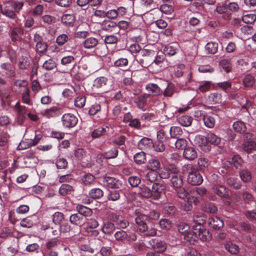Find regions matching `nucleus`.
Listing matches in <instances>:
<instances>
[{"label":"nucleus","mask_w":256,"mask_h":256,"mask_svg":"<svg viewBox=\"0 0 256 256\" xmlns=\"http://www.w3.org/2000/svg\"><path fill=\"white\" fill-rule=\"evenodd\" d=\"M140 4L141 12L143 14L148 12L154 6V0H140Z\"/></svg>","instance_id":"obj_18"},{"label":"nucleus","mask_w":256,"mask_h":256,"mask_svg":"<svg viewBox=\"0 0 256 256\" xmlns=\"http://www.w3.org/2000/svg\"><path fill=\"white\" fill-rule=\"evenodd\" d=\"M148 168L150 170L158 172L162 169V164L156 158L150 159L148 163Z\"/></svg>","instance_id":"obj_25"},{"label":"nucleus","mask_w":256,"mask_h":256,"mask_svg":"<svg viewBox=\"0 0 256 256\" xmlns=\"http://www.w3.org/2000/svg\"><path fill=\"white\" fill-rule=\"evenodd\" d=\"M178 232L184 235V238L186 240L191 242L192 238L195 240V238L192 237V234L189 231L190 227L189 226L186 224H181L178 225Z\"/></svg>","instance_id":"obj_9"},{"label":"nucleus","mask_w":256,"mask_h":256,"mask_svg":"<svg viewBox=\"0 0 256 256\" xmlns=\"http://www.w3.org/2000/svg\"><path fill=\"white\" fill-rule=\"evenodd\" d=\"M41 230H49L51 236L54 238H58L61 234L58 226L56 225L53 226L48 224H43L41 226Z\"/></svg>","instance_id":"obj_13"},{"label":"nucleus","mask_w":256,"mask_h":256,"mask_svg":"<svg viewBox=\"0 0 256 256\" xmlns=\"http://www.w3.org/2000/svg\"><path fill=\"white\" fill-rule=\"evenodd\" d=\"M95 177L90 174H86L82 176L81 181L85 186H90L95 182Z\"/></svg>","instance_id":"obj_29"},{"label":"nucleus","mask_w":256,"mask_h":256,"mask_svg":"<svg viewBox=\"0 0 256 256\" xmlns=\"http://www.w3.org/2000/svg\"><path fill=\"white\" fill-rule=\"evenodd\" d=\"M138 145L140 149L148 151L152 148L154 142L152 139L144 137L139 141Z\"/></svg>","instance_id":"obj_11"},{"label":"nucleus","mask_w":256,"mask_h":256,"mask_svg":"<svg viewBox=\"0 0 256 256\" xmlns=\"http://www.w3.org/2000/svg\"><path fill=\"white\" fill-rule=\"evenodd\" d=\"M203 121L204 125L208 128H214L216 123L214 118L212 116L208 115L203 116Z\"/></svg>","instance_id":"obj_43"},{"label":"nucleus","mask_w":256,"mask_h":256,"mask_svg":"<svg viewBox=\"0 0 256 256\" xmlns=\"http://www.w3.org/2000/svg\"><path fill=\"white\" fill-rule=\"evenodd\" d=\"M256 20V15L253 14L243 16L242 20L246 24H252Z\"/></svg>","instance_id":"obj_56"},{"label":"nucleus","mask_w":256,"mask_h":256,"mask_svg":"<svg viewBox=\"0 0 256 256\" xmlns=\"http://www.w3.org/2000/svg\"><path fill=\"white\" fill-rule=\"evenodd\" d=\"M22 102L27 104H30V90L28 88H26L24 90L22 94Z\"/></svg>","instance_id":"obj_59"},{"label":"nucleus","mask_w":256,"mask_h":256,"mask_svg":"<svg viewBox=\"0 0 256 256\" xmlns=\"http://www.w3.org/2000/svg\"><path fill=\"white\" fill-rule=\"evenodd\" d=\"M182 134V129L176 126H172L170 130V134L171 138H176Z\"/></svg>","instance_id":"obj_38"},{"label":"nucleus","mask_w":256,"mask_h":256,"mask_svg":"<svg viewBox=\"0 0 256 256\" xmlns=\"http://www.w3.org/2000/svg\"><path fill=\"white\" fill-rule=\"evenodd\" d=\"M175 90L174 85L172 83H168L167 87L164 92V96H172Z\"/></svg>","instance_id":"obj_54"},{"label":"nucleus","mask_w":256,"mask_h":256,"mask_svg":"<svg viewBox=\"0 0 256 256\" xmlns=\"http://www.w3.org/2000/svg\"><path fill=\"white\" fill-rule=\"evenodd\" d=\"M74 190L72 186L67 184H62L59 188V192L61 195L65 196L66 194H70L73 192Z\"/></svg>","instance_id":"obj_36"},{"label":"nucleus","mask_w":256,"mask_h":256,"mask_svg":"<svg viewBox=\"0 0 256 256\" xmlns=\"http://www.w3.org/2000/svg\"><path fill=\"white\" fill-rule=\"evenodd\" d=\"M120 198V192L116 190H110L108 194V199L109 200L116 201Z\"/></svg>","instance_id":"obj_57"},{"label":"nucleus","mask_w":256,"mask_h":256,"mask_svg":"<svg viewBox=\"0 0 256 256\" xmlns=\"http://www.w3.org/2000/svg\"><path fill=\"white\" fill-rule=\"evenodd\" d=\"M64 218V214L59 212H56L52 216V222L55 224H60Z\"/></svg>","instance_id":"obj_55"},{"label":"nucleus","mask_w":256,"mask_h":256,"mask_svg":"<svg viewBox=\"0 0 256 256\" xmlns=\"http://www.w3.org/2000/svg\"><path fill=\"white\" fill-rule=\"evenodd\" d=\"M118 38L114 34L105 36L104 42L106 44H116L118 41Z\"/></svg>","instance_id":"obj_62"},{"label":"nucleus","mask_w":256,"mask_h":256,"mask_svg":"<svg viewBox=\"0 0 256 256\" xmlns=\"http://www.w3.org/2000/svg\"><path fill=\"white\" fill-rule=\"evenodd\" d=\"M149 242L152 248L158 250V252H164L166 248V243L164 241L156 239H152Z\"/></svg>","instance_id":"obj_16"},{"label":"nucleus","mask_w":256,"mask_h":256,"mask_svg":"<svg viewBox=\"0 0 256 256\" xmlns=\"http://www.w3.org/2000/svg\"><path fill=\"white\" fill-rule=\"evenodd\" d=\"M196 140L198 142L199 146H202V144H204L206 142L212 144L217 145L220 144V138L213 133H210L208 134L206 137L199 136L196 137Z\"/></svg>","instance_id":"obj_4"},{"label":"nucleus","mask_w":256,"mask_h":256,"mask_svg":"<svg viewBox=\"0 0 256 256\" xmlns=\"http://www.w3.org/2000/svg\"><path fill=\"white\" fill-rule=\"evenodd\" d=\"M218 44L214 42H208L206 46L205 50L207 54H214L218 51Z\"/></svg>","instance_id":"obj_35"},{"label":"nucleus","mask_w":256,"mask_h":256,"mask_svg":"<svg viewBox=\"0 0 256 256\" xmlns=\"http://www.w3.org/2000/svg\"><path fill=\"white\" fill-rule=\"evenodd\" d=\"M209 164L208 160L206 158L201 157L198 160V166L200 170H204L208 167Z\"/></svg>","instance_id":"obj_47"},{"label":"nucleus","mask_w":256,"mask_h":256,"mask_svg":"<svg viewBox=\"0 0 256 256\" xmlns=\"http://www.w3.org/2000/svg\"><path fill=\"white\" fill-rule=\"evenodd\" d=\"M98 40L94 37L86 38L83 42L84 46L86 49L94 48L98 44Z\"/></svg>","instance_id":"obj_26"},{"label":"nucleus","mask_w":256,"mask_h":256,"mask_svg":"<svg viewBox=\"0 0 256 256\" xmlns=\"http://www.w3.org/2000/svg\"><path fill=\"white\" fill-rule=\"evenodd\" d=\"M242 82L245 87L249 88L255 83V79L251 74H247L244 77Z\"/></svg>","instance_id":"obj_48"},{"label":"nucleus","mask_w":256,"mask_h":256,"mask_svg":"<svg viewBox=\"0 0 256 256\" xmlns=\"http://www.w3.org/2000/svg\"><path fill=\"white\" fill-rule=\"evenodd\" d=\"M74 16L73 14H66L62 18V22L67 26H72L74 22Z\"/></svg>","instance_id":"obj_33"},{"label":"nucleus","mask_w":256,"mask_h":256,"mask_svg":"<svg viewBox=\"0 0 256 256\" xmlns=\"http://www.w3.org/2000/svg\"><path fill=\"white\" fill-rule=\"evenodd\" d=\"M108 80L104 76H100L96 78L93 86L96 88H104L107 85Z\"/></svg>","instance_id":"obj_24"},{"label":"nucleus","mask_w":256,"mask_h":256,"mask_svg":"<svg viewBox=\"0 0 256 256\" xmlns=\"http://www.w3.org/2000/svg\"><path fill=\"white\" fill-rule=\"evenodd\" d=\"M183 156L186 159L192 160L197 158L198 154L194 148L188 147L184 150Z\"/></svg>","instance_id":"obj_22"},{"label":"nucleus","mask_w":256,"mask_h":256,"mask_svg":"<svg viewBox=\"0 0 256 256\" xmlns=\"http://www.w3.org/2000/svg\"><path fill=\"white\" fill-rule=\"evenodd\" d=\"M0 72L8 77L14 76L15 74L14 67L9 63H4L0 65Z\"/></svg>","instance_id":"obj_14"},{"label":"nucleus","mask_w":256,"mask_h":256,"mask_svg":"<svg viewBox=\"0 0 256 256\" xmlns=\"http://www.w3.org/2000/svg\"><path fill=\"white\" fill-rule=\"evenodd\" d=\"M60 114V108L56 106H52L50 108L46 109L42 113V115L48 118L56 117Z\"/></svg>","instance_id":"obj_19"},{"label":"nucleus","mask_w":256,"mask_h":256,"mask_svg":"<svg viewBox=\"0 0 256 256\" xmlns=\"http://www.w3.org/2000/svg\"><path fill=\"white\" fill-rule=\"evenodd\" d=\"M134 159L136 163L142 164L146 161V154L143 152L136 153L134 155Z\"/></svg>","instance_id":"obj_44"},{"label":"nucleus","mask_w":256,"mask_h":256,"mask_svg":"<svg viewBox=\"0 0 256 256\" xmlns=\"http://www.w3.org/2000/svg\"><path fill=\"white\" fill-rule=\"evenodd\" d=\"M193 220L198 224L196 226H202L206 222V217L203 214L198 213L194 216Z\"/></svg>","instance_id":"obj_41"},{"label":"nucleus","mask_w":256,"mask_h":256,"mask_svg":"<svg viewBox=\"0 0 256 256\" xmlns=\"http://www.w3.org/2000/svg\"><path fill=\"white\" fill-rule=\"evenodd\" d=\"M135 213L136 215L135 222L138 227V230L140 232H144L147 225L146 221L148 219V216L138 212L136 211Z\"/></svg>","instance_id":"obj_6"},{"label":"nucleus","mask_w":256,"mask_h":256,"mask_svg":"<svg viewBox=\"0 0 256 256\" xmlns=\"http://www.w3.org/2000/svg\"><path fill=\"white\" fill-rule=\"evenodd\" d=\"M172 171V166L170 169L162 168L159 170L157 173L159 174L160 176L162 178H171V172Z\"/></svg>","instance_id":"obj_58"},{"label":"nucleus","mask_w":256,"mask_h":256,"mask_svg":"<svg viewBox=\"0 0 256 256\" xmlns=\"http://www.w3.org/2000/svg\"><path fill=\"white\" fill-rule=\"evenodd\" d=\"M86 98L84 96H78L74 100V106L78 108H82L86 104Z\"/></svg>","instance_id":"obj_61"},{"label":"nucleus","mask_w":256,"mask_h":256,"mask_svg":"<svg viewBox=\"0 0 256 256\" xmlns=\"http://www.w3.org/2000/svg\"><path fill=\"white\" fill-rule=\"evenodd\" d=\"M144 232V234L147 236H154L156 234V230L153 226L152 224L146 226V228Z\"/></svg>","instance_id":"obj_53"},{"label":"nucleus","mask_w":256,"mask_h":256,"mask_svg":"<svg viewBox=\"0 0 256 256\" xmlns=\"http://www.w3.org/2000/svg\"><path fill=\"white\" fill-rule=\"evenodd\" d=\"M165 186L158 183H154L152 186V198L154 200H158L163 194Z\"/></svg>","instance_id":"obj_8"},{"label":"nucleus","mask_w":256,"mask_h":256,"mask_svg":"<svg viewBox=\"0 0 256 256\" xmlns=\"http://www.w3.org/2000/svg\"><path fill=\"white\" fill-rule=\"evenodd\" d=\"M24 34V30L20 27H14L10 30V36L12 42L20 40V36Z\"/></svg>","instance_id":"obj_15"},{"label":"nucleus","mask_w":256,"mask_h":256,"mask_svg":"<svg viewBox=\"0 0 256 256\" xmlns=\"http://www.w3.org/2000/svg\"><path fill=\"white\" fill-rule=\"evenodd\" d=\"M118 154V150L114 148L104 153L103 156L106 159L114 158L117 156Z\"/></svg>","instance_id":"obj_52"},{"label":"nucleus","mask_w":256,"mask_h":256,"mask_svg":"<svg viewBox=\"0 0 256 256\" xmlns=\"http://www.w3.org/2000/svg\"><path fill=\"white\" fill-rule=\"evenodd\" d=\"M180 124L183 126H189L191 125L193 118L189 116H182L178 118Z\"/></svg>","instance_id":"obj_31"},{"label":"nucleus","mask_w":256,"mask_h":256,"mask_svg":"<svg viewBox=\"0 0 256 256\" xmlns=\"http://www.w3.org/2000/svg\"><path fill=\"white\" fill-rule=\"evenodd\" d=\"M234 130L237 132L243 133L246 131V124L242 121L238 120L233 124Z\"/></svg>","instance_id":"obj_30"},{"label":"nucleus","mask_w":256,"mask_h":256,"mask_svg":"<svg viewBox=\"0 0 256 256\" xmlns=\"http://www.w3.org/2000/svg\"><path fill=\"white\" fill-rule=\"evenodd\" d=\"M99 226L98 222L94 218H90L87 220L86 223V229L88 232H89V230L92 229H95L97 228Z\"/></svg>","instance_id":"obj_49"},{"label":"nucleus","mask_w":256,"mask_h":256,"mask_svg":"<svg viewBox=\"0 0 256 256\" xmlns=\"http://www.w3.org/2000/svg\"><path fill=\"white\" fill-rule=\"evenodd\" d=\"M102 184L104 186L110 188H118L120 186L118 180L112 177H104L102 180Z\"/></svg>","instance_id":"obj_12"},{"label":"nucleus","mask_w":256,"mask_h":256,"mask_svg":"<svg viewBox=\"0 0 256 256\" xmlns=\"http://www.w3.org/2000/svg\"><path fill=\"white\" fill-rule=\"evenodd\" d=\"M214 192L220 197L225 198L228 195L226 188L222 185L214 184L212 187Z\"/></svg>","instance_id":"obj_23"},{"label":"nucleus","mask_w":256,"mask_h":256,"mask_svg":"<svg viewBox=\"0 0 256 256\" xmlns=\"http://www.w3.org/2000/svg\"><path fill=\"white\" fill-rule=\"evenodd\" d=\"M208 226L214 230H217L222 228L224 226L223 220L218 216H212L208 220Z\"/></svg>","instance_id":"obj_10"},{"label":"nucleus","mask_w":256,"mask_h":256,"mask_svg":"<svg viewBox=\"0 0 256 256\" xmlns=\"http://www.w3.org/2000/svg\"><path fill=\"white\" fill-rule=\"evenodd\" d=\"M128 61L127 58H120L116 60L114 64V66L116 68H122L128 65Z\"/></svg>","instance_id":"obj_63"},{"label":"nucleus","mask_w":256,"mask_h":256,"mask_svg":"<svg viewBox=\"0 0 256 256\" xmlns=\"http://www.w3.org/2000/svg\"><path fill=\"white\" fill-rule=\"evenodd\" d=\"M89 195L93 199H99L103 196L104 192L99 188H94L90 190Z\"/></svg>","instance_id":"obj_37"},{"label":"nucleus","mask_w":256,"mask_h":256,"mask_svg":"<svg viewBox=\"0 0 256 256\" xmlns=\"http://www.w3.org/2000/svg\"><path fill=\"white\" fill-rule=\"evenodd\" d=\"M193 234L196 238H198L202 242L208 240L210 238L209 231L202 226H194Z\"/></svg>","instance_id":"obj_5"},{"label":"nucleus","mask_w":256,"mask_h":256,"mask_svg":"<svg viewBox=\"0 0 256 256\" xmlns=\"http://www.w3.org/2000/svg\"><path fill=\"white\" fill-rule=\"evenodd\" d=\"M171 174L170 184L172 186L180 198H184L187 196L188 192L182 187L183 180L179 169L174 166H172Z\"/></svg>","instance_id":"obj_2"},{"label":"nucleus","mask_w":256,"mask_h":256,"mask_svg":"<svg viewBox=\"0 0 256 256\" xmlns=\"http://www.w3.org/2000/svg\"><path fill=\"white\" fill-rule=\"evenodd\" d=\"M202 210L204 212L212 214L216 213L218 211L217 207L212 202H207L203 204Z\"/></svg>","instance_id":"obj_32"},{"label":"nucleus","mask_w":256,"mask_h":256,"mask_svg":"<svg viewBox=\"0 0 256 256\" xmlns=\"http://www.w3.org/2000/svg\"><path fill=\"white\" fill-rule=\"evenodd\" d=\"M56 62L52 58H50L46 60L42 66V68L43 70L47 71L51 70L56 68Z\"/></svg>","instance_id":"obj_39"},{"label":"nucleus","mask_w":256,"mask_h":256,"mask_svg":"<svg viewBox=\"0 0 256 256\" xmlns=\"http://www.w3.org/2000/svg\"><path fill=\"white\" fill-rule=\"evenodd\" d=\"M220 66L226 72H230L232 70V64L230 62L226 59H222L220 62Z\"/></svg>","instance_id":"obj_50"},{"label":"nucleus","mask_w":256,"mask_h":256,"mask_svg":"<svg viewBox=\"0 0 256 256\" xmlns=\"http://www.w3.org/2000/svg\"><path fill=\"white\" fill-rule=\"evenodd\" d=\"M240 176L242 181L244 182H250L252 179L250 172L247 170H242L239 172Z\"/></svg>","instance_id":"obj_42"},{"label":"nucleus","mask_w":256,"mask_h":256,"mask_svg":"<svg viewBox=\"0 0 256 256\" xmlns=\"http://www.w3.org/2000/svg\"><path fill=\"white\" fill-rule=\"evenodd\" d=\"M194 201L192 196L188 197L186 200H185L182 205V208L186 211H189L192 209V203Z\"/></svg>","instance_id":"obj_45"},{"label":"nucleus","mask_w":256,"mask_h":256,"mask_svg":"<svg viewBox=\"0 0 256 256\" xmlns=\"http://www.w3.org/2000/svg\"><path fill=\"white\" fill-rule=\"evenodd\" d=\"M70 222L72 224L79 226L84 223L83 218L78 213L72 214L70 217Z\"/></svg>","instance_id":"obj_28"},{"label":"nucleus","mask_w":256,"mask_h":256,"mask_svg":"<svg viewBox=\"0 0 256 256\" xmlns=\"http://www.w3.org/2000/svg\"><path fill=\"white\" fill-rule=\"evenodd\" d=\"M114 230L115 226L112 222H106L102 227V232L106 234H110L113 232Z\"/></svg>","instance_id":"obj_46"},{"label":"nucleus","mask_w":256,"mask_h":256,"mask_svg":"<svg viewBox=\"0 0 256 256\" xmlns=\"http://www.w3.org/2000/svg\"><path fill=\"white\" fill-rule=\"evenodd\" d=\"M224 248L228 252L232 254H236L240 251L238 246L230 242H226Z\"/></svg>","instance_id":"obj_27"},{"label":"nucleus","mask_w":256,"mask_h":256,"mask_svg":"<svg viewBox=\"0 0 256 256\" xmlns=\"http://www.w3.org/2000/svg\"><path fill=\"white\" fill-rule=\"evenodd\" d=\"M232 162L234 166L236 168H240L243 163L242 158L238 155L234 156L232 158Z\"/></svg>","instance_id":"obj_64"},{"label":"nucleus","mask_w":256,"mask_h":256,"mask_svg":"<svg viewBox=\"0 0 256 256\" xmlns=\"http://www.w3.org/2000/svg\"><path fill=\"white\" fill-rule=\"evenodd\" d=\"M76 209L79 214L84 217L90 216L92 214V210L91 208L82 204H77Z\"/></svg>","instance_id":"obj_20"},{"label":"nucleus","mask_w":256,"mask_h":256,"mask_svg":"<svg viewBox=\"0 0 256 256\" xmlns=\"http://www.w3.org/2000/svg\"><path fill=\"white\" fill-rule=\"evenodd\" d=\"M216 11L218 14H222V18L223 19H224L225 20H228L230 18L231 14L226 12H227L226 6L223 2H222L217 5L216 8Z\"/></svg>","instance_id":"obj_17"},{"label":"nucleus","mask_w":256,"mask_h":256,"mask_svg":"<svg viewBox=\"0 0 256 256\" xmlns=\"http://www.w3.org/2000/svg\"><path fill=\"white\" fill-rule=\"evenodd\" d=\"M243 149L248 152H249L252 150H256V142L254 140L244 141Z\"/></svg>","instance_id":"obj_40"},{"label":"nucleus","mask_w":256,"mask_h":256,"mask_svg":"<svg viewBox=\"0 0 256 256\" xmlns=\"http://www.w3.org/2000/svg\"><path fill=\"white\" fill-rule=\"evenodd\" d=\"M157 172L154 171L150 170L145 176V179L148 183L154 182L157 178Z\"/></svg>","instance_id":"obj_51"},{"label":"nucleus","mask_w":256,"mask_h":256,"mask_svg":"<svg viewBox=\"0 0 256 256\" xmlns=\"http://www.w3.org/2000/svg\"><path fill=\"white\" fill-rule=\"evenodd\" d=\"M62 121L65 127L73 128L77 124L78 118L74 114L68 113L62 116Z\"/></svg>","instance_id":"obj_7"},{"label":"nucleus","mask_w":256,"mask_h":256,"mask_svg":"<svg viewBox=\"0 0 256 256\" xmlns=\"http://www.w3.org/2000/svg\"><path fill=\"white\" fill-rule=\"evenodd\" d=\"M24 3L22 2H14L12 0H6L2 4L0 5V13L4 16L15 20L16 22L18 17L16 12H18L22 8Z\"/></svg>","instance_id":"obj_1"},{"label":"nucleus","mask_w":256,"mask_h":256,"mask_svg":"<svg viewBox=\"0 0 256 256\" xmlns=\"http://www.w3.org/2000/svg\"><path fill=\"white\" fill-rule=\"evenodd\" d=\"M184 171L188 173V182L194 186L200 184L203 182L202 175L192 164H186L182 168Z\"/></svg>","instance_id":"obj_3"},{"label":"nucleus","mask_w":256,"mask_h":256,"mask_svg":"<svg viewBox=\"0 0 256 256\" xmlns=\"http://www.w3.org/2000/svg\"><path fill=\"white\" fill-rule=\"evenodd\" d=\"M146 89L149 93L148 96L152 94L153 96H157L162 93V90L160 88L155 84L150 83L146 86Z\"/></svg>","instance_id":"obj_21"},{"label":"nucleus","mask_w":256,"mask_h":256,"mask_svg":"<svg viewBox=\"0 0 256 256\" xmlns=\"http://www.w3.org/2000/svg\"><path fill=\"white\" fill-rule=\"evenodd\" d=\"M226 183L230 186L235 189H239L241 188L242 184L237 178L230 176L226 179Z\"/></svg>","instance_id":"obj_34"},{"label":"nucleus","mask_w":256,"mask_h":256,"mask_svg":"<svg viewBox=\"0 0 256 256\" xmlns=\"http://www.w3.org/2000/svg\"><path fill=\"white\" fill-rule=\"evenodd\" d=\"M34 222L32 220V218L30 217H28L21 220L20 225L24 228H30L34 226Z\"/></svg>","instance_id":"obj_60"}]
</instances>
